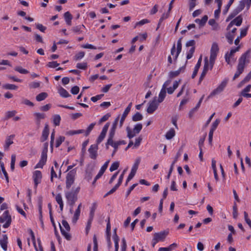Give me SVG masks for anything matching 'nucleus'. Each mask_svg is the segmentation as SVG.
Listing matches in <instances>:
<instances>
[{"instance_id":"nucleus-43","label":"nucleus","mask_w":251,"mask_h":251,"mask_svg":"<svg viewBox=\"0 0 251 251\" xmlns=\"http://www.w3.org/2000/svg\"><path fill=\"white\" fill-rule=\"evenodd\" d=\"M28 231H29V234H30V236H31V240H32V241L33 242V245H34V248H35L36 251H39L38 249H37V247L36 246V245L35 237L34 236V234L33 231L31 229H29Z\"/></svg>"},{"instance_id":"nucleus-6","label":"nucleus","mask_w":251,"mask_h":251,"mask_svg":"<svg viewBox=\"0 0 251 251\" xmlns=\"http://www.w3.org/2000/svg\"><path fill=\"white\" fill-rule=\"evenodd\" d=\"M80 188L79 187H77L73 191L66 192L65 193V197L67 201H76L77 200V194L80 191Z\"/></svg>"},{"instance_id":"nucleus-7","label":"nucleus","mask_w":251,"mask_h":251,"mask_svg":"<svg viewBox=\"0 0 251 251\" xmlns=\"http://www.w3.org/2000/svg\"><path fill=\"white\" fill-rule=\"evenodd\" d=\"M5 221L6 223L3 225V227L7 228L10 226L11 223V217L8 210L5 211L2 216L0 217V223H3Z\"/></svg>"},{"instance_id":"nucleus-5","label":"nucleus","mask_w":251,"mask_h":251,"mask_svg":"<svg viewBox=\"0 0 251 251\" xmlns=\"http://www.w3.org/2000/svg\"><path fill=\"white\" fill-rule=\"evenodd\" d=\"M62 225L64 228H62L59 224V226L61 230V232L62 234L65 237V238L70 240L71 238V235L67 232L69 231L70 230V227L68 224V223L66 220H62Z\"/></svg>"},{"instance_id":"nucleus-47","label":"nucleus","mask_w":251,"mask_h":251,"mask_svg":"<svg viewBox=\"0 0 251 251\" xmlns=\"http://www.w3.org/2000/svg\"><path fill=\"white\" fill-rule=\"evenodd\" d=\"M119 167V162L118 161H116L113 163L109 169L110 172L114 171L118 169Z\"/></svg>"},{"instance_id":"nucleus-12","label":"nucleus","mask_w":251,"mask_h":251,"mask_svg":"<svg viewBox=\"0 0 251 251\" xmlns=\"http://www.w3.org/2000/svg\"><path fill=\"white\" fill-rule=\"evenodd\" d=\"M169 232L167 231H161L159 232H156L154 234L153 238L158 242L164 241L168 235Z\"/></svg>"},{"instance_id":"nucleus-52","label":"nucleus","mask_w":251,"mask_h":251,"mask_svg":"<svg viewBox=\"0 0 251 251\" xmlns=\"http://www.w3.org/2000/svg\"><path fill=\"white\" fill-rule=\"evenodd\" d=\"M197 0H189V10L192 11L196 6Z\"/></svg>"},{"instance_id":"nucleus-57","label":"nucleus","mask_w":251,"mask_h":251,"mask_svg":"<svg viewBox=\"0 0 251 251\" xmlns=\"http://www.w3.org/2000/svg\"><path fill=\"white\" fill-rule=\"evenodd\" d=\"M59 65V64L56 61H51L49 62L47 66L49 68H54L58 67Z\"/></svg>"},{"instance_id":"nucleus-60","label":"nucleus","mask_w":251,"mask_h":251,"mask_svg":"<svg viewBox=\"0 0 251 251\" xmlns=\"http://www.w3.org/2000/svg\"><path fill=\"white\" fill-rule=\"evenodd\" d=\"M234 1L229 0L228 3L226 4V6L225 7L224 10L223 11V13L224 14H226L227 11H228L230 6L232 4Z\"/></svg>"},{"instance_id":"nucleus-63","label":"nucleus","mask_w":251,"mask_h":251,"mask_svg":"<svg viewBox=\"0 0 251 251\" xmlns=\"http://www.w3.org/2000/svg\"><path fill=\"white\" fill-rule=\"evenodd\" d=\"M195 48L194 47H192L190 49V50L189 51V52L188 53V54L187 55L186 57H187V59H189L192 57L194 52L195 51Z\"/></svg>"},{"instance_id":"nucleus-15","label":"nucleus","mask_w":251,"mask_h":251,"mask_svg":"<svg viewBox=\"0 0 251 251\" xmlns=\"http://www.w3.org/2000/svg\"><path fill=\"white\" fill-rule=\"evenodd\" d=\"M131 106H132V103L130 102L128 104L127 107L125 110V111L122 116V117L121 118L120 121V124H119L120 127H121L123 126V125L124 124V122L126 116H127L128 114L129 113V112L130 111Z\"/></svg>"},{"instance_id":"nucleus-45","label":"nucleus","mask_w":251,"mask_h":251,"mask_svg":"<svg viewBox=\"0 0 251 251\" xmlns=\"http://www.w3.org/2000/svg\"><path fill=\"white\" fill-rule=\"evenodd\" d=\"M85 53L84 51H80L76 53L74 56V60L78 61L81 59L84 56Z\"/></svg>"},{"instance_id":"nucleus-30","label":"nucleus","mask_w":251,"mask_h":251,"mask_svg":"<svg viewBox=\"0 0 251 251\" xmlns=\"http://www.w3.org/2000/svg\"><path fill=\"white\" fill-rule=\"evenodd\" d=\"M175 136V130L171 128L166 134L165 137L168 140L172 139Z\"/></svg>"},{"instance_id":"nucleus-4","label":"nucleus","mask_w":251,"mask_h":251,"mask_svg":"<svg viewBox=\"0 0 251 251\" xmlns=\"http://www.w3.org/2000/svg\"><path fill=\"white\" fill-rule=\"evenodd\" d=\"M142 125L141 124H138L135 125L133 130H132L129 127H127L126 130L127 132V137L129 139H131L138 134L142 129Z\"/></svg>"},{"instance_id":"nucleus-22","label":"nucleus","mask_w":251,"mask_h":251,"mask_svg":"<svg viewBox=\"0 0 251 251\" xmlns=\"http://www.w3.org/2000/svg\"><path fill=\"white\" fill-rule=\"evenodd\" d=\"M49 134V129L48 127V125H46L43 129L42 132V137L41 139V141L42 142H44L48 139V136Z\"/></svg>"},{"instance_id":"nucleus-35","label":"nucleus","mask_w":251,"mask_h":251,"mask_svg":"<svg viewBox=\"0 0 251 251\" xmlns=\"http://www.w3.org/2000/svg\"><path fill=\"white\" fill-rule=\"evenodd\" d=\"M110 230H111V226H110V222H109V221H108V222L107 223V225H106V232H107V233L108 234L107 241L108 242V245H109V247H111V241H110V235H109V234L110 233Z\"/></svg>"},{"instance_id":"nucleus-29","label":"nucleus","mask_w":251,"mask_h":251,"mask_svg":"<svg viewBox=\"0 0 251 251\" xmlns=\"http://www.w3.org/2000/svg\"><path fill=\"white\" fill-rule=\"evenodd\" d=\"M84 132V130L83 129H79L76 130H69L66 132L65 134L68 136H72L75 134L83 133Z\"/></svg>"},{"instance_id":"nucleus-59","label":"nucleus","mask_w":251,"mask_h":251,"mask_svg":"<svg viewBox=\"0 0 251 251\" xmlns=\"http://www.w3.org/2000/svg\"><path fill=\"white\" fill-rule=\"evenodd\" d=\"M106 134L101 132L100 135L97 140V145L99 144L100 143L102 142V141L104 139Z\"/></svg>"},{"instance_id":"nucleus-37","label":"nucleus","mask_w":251,"mask_h":251,"mask_svg":"<svg viewBox=\"0 0 251 251\" xmlns=\"http://www.w3.org/2000/svg\"><path fill=\"white\" fill-rule=\"evenodd\" d=\"M2 88L6 90H17L18 86L12 84H5L2 85Z\"/></svg>"},{"instance_id":"nucleus-40","label":"nucleus","mask_w":251,"mask_h":251,"mask_svg":"<svg viewBox=\"0 0 251 251\" xmlns=\"http://www.w3.org/2000/svg\"><path fill=\"white\" fill-rule=\"evenodd\" d=\"M97 203L95 202H93L92 203V206L91 207V208H90V214H89L90 217H94L95 212L96 209H97Z\"/></svg>"},{"instance_id":"nucleus-56","label":"nucleus","mask_w":251,"mask_h":251,"mask_svg":"<svg viewBox=\"0 0 251 251\" xmlns=\"http://www.w3.org/2000/svg\"><path fill=\"white\" fill-rule=\"evenodd\" d=\"M244 219L246 222V223L249 225V226L251 228V220L249 219L248 217V214L247 212L244 211Z\"/></svg>"},{"instance_id":"nucleus-42","label":"nucleus","mask_w":251,"mask_h":251,"mask_svg":"<svg viewBox=\"0 0 251 251\" xmlns=\"http://www.w3.org/2000/svg\"><path fill=\"white\" fill-rule=\"evenodd\" d=\"M233 33L234 32H228L226 36L229 44H232L233 43L234 36L232 33Z\"/></svg>"},{"instance_id":"nucleus-27","label":"nucleus","mask_w":251,"mask_h":251,"mask_svg":"<svg viewBox=\"0 0 251 251\" xmlns=\"http://www.w3.org/2000/svg\"><path fill=\"white\" fill-rule=\"evenodd\" d=\"M184 68H185L184 67H182L176 71H171L169 74V76L170 78H174V77H175L178 76L180 74L181 70L182 69H184Z\"/></svg>"},{"instance_id":"nucleus-49","label":"nucleus","mask_w":251,"mask_h":251,"mask_svg":"<svg viewBox=\"0 0 251 251\" xmlns=\"http://www.w3.org/2000/svg\"><path fill=\"white\" fill-rule=\"evenodd\" d=\"M0 168H1V170L4 176V177L5 178V179H6L7 182L8 183L9 182V177H8V174L5 169L4 164H1V167H0Z\"/></svg>"},{"instance_id":"nucleus-28","label":"nucleus","mask_w":251,"mask_h":251,"mask_svg":"<svg viewBox=\"0 0 251 251\" xmlns=\"http://www.w3.org/2000/svg\"><path fill=\"white\" fill-rule=\"evenodd\" d=\"M48 96V95L47 93L42 92L36 96V100L38 101H40L46 99L47 98Z\"/></svg>"},{"instance_id":"nucleus-8","label":"nucleus","mask_w":251,"mask_h":251,"mask_svg":"<svg viewBox=\"0 0 251 251\" xmlns=\"http://www.w3.org/2000/svg\"><path fill=\"white\" fill-rule=\"evenodd\" d=\"M228 79L225 78L222 82L217 87V88L214 89L209 95L208 96V98L212 97L214 96L217 95L221 92H222L224 88L226 87V86L227 85V83L228 82Z\"/></svg>"},{"instance_id":"nucleus-38","label":"nucleus","mask_w":251,"mask_h":251,"mask_svg":"<svg viewBox=\"0 0 251 251\" xmlns=\"http://www.w3.org/2000/svg\"><path fill=\"white\" fill-rule=\"evenodd\" d=\"M143 116L140 113L138 112H137L133 116L132 118V120L134 122H137L140 120H142L143 119Z\"/></svg>"},{"instance_id":"nucleus-31","label":"nucleus","mask_w":251,"mask_h":251,"mask_svg":"<svg viewBox=\"0 0 251 251\" xmlns=\"http://www.w3.org/2000/svg\"><path fill=\"white\" fill-rule=\"evenodd\" d=\"M170 12V11H168V12H167L166 13H163L162 14V16L161 17V18L159 19V23L158 24V26L156 29V30H157L158 29L160 25L163 21V20L167 19L169 17Z\"/></svg>"},{"instance_id":"nucleus-62","label":"nucleus","mask_w":251,"mask_h":251,"mask_svg":"<svg viewBox=\"0 0 251 251\" xmlns=\"http://www.w3.org/2000/svg\"><path fill=\"white\" fill-rule=\"evenodd\" d=\"M79 91V88L77 86L73 87L71 90V92L73 95H76Z\"/></svg>"},{"instance_id":"nucleus-50","label":"nucleus","mask_w":251,"mask_h":251,"mask_svg":"<svg viewBox=\"0 0 251 251\" xmlns=\"http://www.w3.org/2000/svg\"><path fill=\"white\" fill-rule=\"evenodd\" d=\"M96 123H92L89 126L87 127L86 131L85 132V136H87L89 135L91 131L94 128V126H95Z\"/></svg>"},{"instance_id":"nucleus-53","label":"nucleus","mask_w":251,"mask_h":251,"mask_svg":"<svg viewBox=\"0 0 251 251\" xmlns=\"http://www.w3.org/2000/svg\"><path fill=\"white\" fill-rule=\"evenodd\" d=\"M113 138V137H108V139L106 144V147L107 149L108 148V145H111L112 147H113L114 146V145H116V142H114Z\"/></svg>"},{"instance_id":"nucleus-16","label":"nucleus","mask_w":251,"mask_h":251,"mask_svg":"<svg viewBox=\"0 0 251 251\" xmlns=\"http://www.w3.org/2000/svg\"><path fill=\"white\" fill-rule=\"evenodd\" d=\"M94 171V167H88L85 171V179L88 181H90L93 177V172Z\"/></svg>"},{"instance_id":"nucleus-55","label":"nucleus","mask_w":251,"mask_h":251,"mask_svg":"<svg viewBox=\"0 0 251 251\" xmlns=\"http://www.w3.org/2000/svg\"><path fill=\"white\" fill-rule=\"evenodd\" d=\"M87 67V63L86 62L78 63L76 64V68L79 69L86 70Z\"/></svg>"},{"instance_id":"nucleus-2","label":"nucleus","mask_w":251,"mask_h":251,"mask_svg":"<svg viewBox=\"0 0 251 251\" xmlns=\"http://www.w3.org/2000/svg\"><path fill=\"white\" fill-rule=\"evenodd\" d=\"M250 54L251 50H248L239 59L237 71L234 74L233 80H235L244 72L246 64H248L250 62Z\"/></svg>"},{"instance_id":"nucleus-36","label":"nucleus","mask_w":251,"mask_h":251,"mask_svg":"<svg viewBox=\"0 0 251 251\" xmlns=\"http://www.w3.org/2000/svg\"><path fill=\"white\" fill-rule=\"evenodd\" d=\"M80 214V210H79V208H77L75 212V213H74V216H73V218L72 219L73 223H75L77 222V221L79 219Z\"/></svg>"},{"instance_id":"nucleus-17","label":"nucleus","mask_w":251,"mask_h":251,"mask_svg":"<svg viewBox=\"0 0 251 251\" xmlns=\"http://www.w3.org/2000/svg\"><path fill=\"white\" fill-rule=\"evenodd\" d=\"M119 119H120V115H119L114 120L113 123V125H112V128H111L110 129V133H109V137H114V134H115V130H116V128L117 127V124H118V122L119 120Z\"/></svg>"},{"instance_id":"nucleus-46","label":"nucleus","mask_w":251,"mask_h":251,"mask_svg":"<svg viewBox=\"0 0 251 251\" xmlns=\"http://www.w3.org/2000/svg\"><path fill=\"white\" fill-rule=\"evenodd\" d=\"M15 70L16 71H17L21 74H27L29 73V72L27 70L23 69L21 66H17V67H15Z\"/></svg>"},{"instance_id":"nucleus-64","label":"nucleus","mask_w":251,"mask_h":251,"mask_svg":"<svg viewBox=\"0 0 251 251\" xmlns=\"http://www.w3.org/2000/svg\"><path fill=\"white\" fill-rule=\"evenodd\" d=\"M121 251H126V243L125 238L122 240Z\"/></svg>"},{"instance_id":"nucleus-23","label":"nucleus","mask_w":251,"mask_h":251,"mask_svg":"<svg viewBox=\"0 0 251 251\" xmlns=\"http://www.w3.org/2000/svg\"><path fill=\"white\" fill-rule=\"evenodd\" d=\"M207 20H208V16L207 15H204L201 18V19H196L195 20V22L197 24H199V26L200 27H202V26H203L205 25V24L206 23Z\"/></svg>"},{"instance_id":"nucleus-58","label":"nucleus","mask_w":251,"mask_h":251,"mask_svg":"<svg viewBox=\"0 0 251 251\" xmlns=\"http://www.w3.org/2000/svg\"><path fill=\"white\" fill-rule=\"evenodd\" d=\"M220 122V120L219 119H216L215 122L212 124L210 130L215 131L217 128L218 125Z\"/></svg>"},{"instance_id":"nucleus-10","label":"nucleus","mask_w":251,"mask_h":251,"mask_svg":"<svg viewBox=\"0 0 251 251\" xmlns=\"http://www.w3.org/2000/svg\"><path fill=\"white\" fill-rule=\"evenodd\" d=\"M98 146L97 144L92 145L89 149L88 151L89 153L90 157L93 159H96L98 156Z\"/></svg>"},{"instance_id":"nucleus-1","label":"nucleus","mask_w":251,"mask_h":251,"mask_svg":"<svg viewBox=\"0 0 251 251\" xmlns=\"http://www.w3.org/2000/svg\"><path fill=\"white\" fill-rule=\"evenodd\" d=\"M219 50V49L218 44L216 43H213L210 49L209 60H208L207 57L204 58L203 70L205 69L206 71H208L209 69H212Z\"/></svg>"},{"instance_id":"nucleus-33","label":"nucleus","mask_w":251,"mask_h":251,"mask_svg":"<svg viewBox=\"0 0 251 251\" xmlns=\"http://www.w3.org/2000/svg\"><path fill=\"white\" fill-rule=\"evenodd\" d=\"M17 111L16 110L7 111V112L5 113V117L4 118V120H7L9 118L14 117Z\"/></svg>"},{"instance_id":"nucleus-21","label":"nucleus","mask_w":251,"mask_h":251,"mask_svg":"<svg viewBox=\"0 0 251 251\" xmlns=\"http://www.w3.org/2000/svg\"><path fill=\"white\" fill-rule=\"evenodd\" d=\"M242 22V18L241 16H238L236 18H235L233 20H232L230 23L229 24L228 27H229L230 26L232 25H236L237 26H240Z\"/></svg>"},{"instance_id":"nucleus-13","label":"nucleus","mask_w":251,"mask_h":251,"mask_svg":"<svg viewBox=\"0 0 251 251\" xmlns=\"http://www.w3.org/2000/svg\"><path fill=\"white\" fill-rule=\"evenodd\" d=\"M42 175L41 171H35L33 173V178L35 187H37L38 185L41 183Z\"/></svg>"},{"instance_id":"nucleus-14","label":"nucleus","mask_w":251,"mask_h":251,"mask_svg":"<svg viewBox=\"0 0 251 251\" xmlns=\"http://www.w3.org/2000/svg\"><path fill=\"white\" fill-rule=\"evenodd\" d=\"M158 102H157L155 99L149 103V106L147 108V111L149 114H152L156 110L158 106Z\"/></svg>"},{"instance_id":"nucleus-51","label":"nucleus","mask_w":251,"mask_h":251,"mask_svg":"<svg viewBox=\"0 0 251 251\" xmlns=\"http://www.w3.org/2000/svg\"><path fill=\"white\" fill-rule=\"evenodd\" d=\"M119 186H120L118 184H116L112 189H111L110 191H109L107 193L105 194L104 197L105 198L108 195L114 193L116 191V190L119 188Z\"/></svg>"},{"instance_id":"nucleus-44","label":"nucleus","mask_w":251,"mask_h":251,"mask_svg":"<svg viewBox=\"0 0 251 251\" xmlns=\"http://www.w3.org/2000/svg\"><path fill=\"white\" fill-rule=\"evenodd\" d=\"M34 115L36 117L37 122L39 123L41 119H44L45 118V115L44 113H35Z\"/></svg>"},{"instance_id":"nucleus-25","label":"nucleus","mask_w":251,"mask_h":251,"mask_svg":"<svg viewBox=\"0 0 251 251\" xmlns=\"http://www.w3.org/2000/svg\"><path fill=\"white\" fill-rule=\"evenodd\" d=\"M181 38H180L177 42V48H176V52L175 56L174 61H176L178 57V55L180 53L181 51Z\"/></svg>"},{"instance_id":"nucleus-54","label":"nucleus","mask_w":251,"mask_h":251,"mask_svg":"<svg viewBox=\"0 0 251 251\" xmlns=\"http://www.w3.org/2000/svg\"><path fill=\"white\" fill-rule=\"evenodd\" d=\"M16 161V155L12 154L11 156V161L10 164V168L12 171H13L15 168V163Z\"/></svg>"},{"instance_id":"nucleus-41","label":"nucleus","mask_w":251,"mask_h":251,"mask_svg":"<svg viewBox=\"0 0 251 251\" xmlns=\"http://www.w3.org/2000/svg\"><path fill=\"white\" fill-rule=\"evenodd\" d=\"M150 23V21L147 19H144L141 20L139 22H136L135 24L134 27H136L137 26H141L146 24H148Z\"/></svg>"},{"instance_id":"nucleus-24","label":"nucleus","mask_w":251,"mask_h":251,"mask_svg":"<svg viewBox=\"0 0 251 251\" xmlns=\"http://www.w3.org/2000/svg\"><path fill=\"white\" fill-rule=\"evenodd\" d=\"M64 19L67 24L69 25H71L73 16L70 12L67 11L64 14Z\"/></svg>"},{"instance_id":"nucleus-34","label":"nucleus","mask_w":251,"mask_h":251,"mask_svg":"<svg viewBox=\"0 0 251 251\" xmlns=\"http://www.w3.org/2000/svg\"><path fill=\"white\" fill-rule=\"evenodd\" d=\"M141 162V158L140 157H137L136 158L135 162L132 167L131 170L136 172L137 170H138V166L139 164Z\"/></svg>"},{"instance_id":"nucleus-11","label":"nucleus","mask_w":251,"mask_h":251,"mask_svg":"<svg viewBox=\"0 0 251 251\" xmlns=\"http://www.w3.org/2000/svg\"><path fill=\"white\" fill-rule=\"evenodd\" d=\"M109 162H110L109 160L106 161L105 162V163L103 165V166L101 167L99 173L95 176V177L94 178V180H93V181L92 182V184L93 185H94V184L96 183V182L97 181V180L98 179H99L102 176V175L104 174V172L105 171V170L107 168V167H108V164H109Z\"/></svg>"},{"instance_id":"nucleus-19","label":"nucleus","mask_w":251,"mask_h":251,"mask_svg":"<svg viewBox=\"0 0 251 251\" xmlns=\"http://www.w3.org/2000/svg\"><path fill=\"white\" fill-rule=\"evenodd\" d=\"M8 238L6 235H3L2 239L0 240V245L2 249L6 251L7 249Z\"/></svg>"},{"instance_id":"nucleus-9","label":"nucleus","mask_w":251,"mask_h":251,"mask_svg":"<svg viewBox=\"0 0 251 251\" xmlns=\"http://www.w3.org/2000/svg\"><path fill=\"white\" fill-rule=\"evenodd\" d=\"M240 47V46H238L234 49H231L229 52H227L225 55V60L226 62L229 64H231V61H232L233 62L235 61L234 58L233 57L234 54L237 51H238Z\"/></svg>"},{"instance_id":"nucleus-18","label":"nucleus","mask_w":251,"mask_h":251,"mask_svg":"<svg viewBox=\"0 0 251 251\" xmlns=\"http://www.w3.org/2000/svg\"><path fill=\"white\" fill-rule=\"evenodd\" d=\"M38 209H39V220L41 222V224L43 226L44 224H43V215H42V198H39L38 201Z\"/></svg>"},{"instance_id":"nucleus-39","label":"nucleus","mask_w":251,"mask_h":251,"mask_svg":"<svg viewBox=\"0 0 251 251\" xmlns=\"http://www.w3.org/2000/svg\"><path fill=\"white\" fill-rule=\"evenodd\" d=\"M61 117L59 115L56 114L53 116V122L55 126H58L60 125Z\"/></svg>"},{"instance_id":"nucleus-20","label":"nucleus","mask_w":251,"mask_h":251,"mask_svg":"<svg viewBox=\"0 0 251 251\" xmlns=\"http://www.w3.org/2000/svg\"><path fill=\"white\" fill-rule=\"evenodd\" d=\"M15 135H11L7 137L5 140V144L4 146L5 150H8L9 146L13 143V139Z\"/></svg>"},{"instance_id":"nucleus-61","label":"nucleus","mask_w":251,"mask_h":251,"mask_svg":"<svg viewBox=\"0 0 251 251\" xmlns=\"http://www.w3.org/2000/svg\"><path fill=\"white\" fill-rule=\"evenodd\" d=\"M40 84L38 82H32L29 85V87L30 89H35L40 87Z\"/></svg>"},{"instance_id":"nucleus-3","label":"nucleus","mask_w":251,"mask_h":251,"mask_svg":"<svg viewBox=\"0 0 251 251\" xmlns=\"http://www.w3.org/2000/svg\"><path fill=\"white\" fill-rule=\"evenodd\" d=\"M76 174V169L71 170L67 174L66 180V187L67 189H70L72 185L74 183Z\"/></svg>"},{"instance_id":"nucleus-32","label":"nucleus","mask_w":251,"mask_h":251,"mask_svg":"<svg viewBox=\"0 0 251 251\" xmlns=\"http://www.w3.org/2000/svg\"><path fill=\"white\" fill-rule=\"evenodd\" d=\"M59 93L63 98H68L71 96V95L69 94L67 91L62 87L59 89Z\"/></svg>"},{"instance_id":"nucleus-26","label":"nucleus","mask_w":251,"mask_h":251,"mask_svg":"<svg viewBox=\"0 0 251 251\" xmlns=\"http://www.w3.org/2000/svg\"><path fill=\"white\" fill-rule=\"evenodd\" d=\"M166 96V90H165L164 88H162L159 93V97H158V103L162 102L164 100Z\"/></svg>"},{"instance_id":"nucleus-48","label":"nucleus","mask_w":251,"mask_h":251,"mask_svg":"<svg viewBox=\"0 0 251 251\" xmlns=\"http://www.w3.org/2000/svg\"><path fill=\"white\" fill-rule=\"evenodd\" d=\"M65 138L64 136L59 137L56 140L55 147H59L63 142L65 141Z\"/></svg>"}]
</instances>
